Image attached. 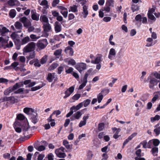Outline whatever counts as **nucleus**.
I'll list each match as a JSON object with an SVG mask.
<instances>
[{
	"label": "nucleus",
	"instance_id": "obj_22",
	"mask_svg": "<svg viewBox=\"0 0 160 160\" xmlns=\"http://www.w3.org/2000/svg\"><path fill=\"white\" fill-rule=\"evenodd\" d=\"M9 32L8 29L5 27H3L1 29V35L2 37H6L7 36L6 34Z\"/></svg>",
	"mask_w": 160,
	"mask_h": 160
},
{
	"label": "nucleus",
	"instance_id": "obj_30",
	"mask_svg": "<svg viewBox=\"0 0 160 160\" xmlns=\"http://www.w3.org/2000/svg\"><path fill=\"white\" fill-rule=\"evenodd\" d=\"M68 143V142L67 140H64L63 142V145L67 149H71L72 146L71 145L69 144Z\"/></svg>",
	"mask_w": 160,
	"mask_h": 160
},
{
	"label": "nucleus",
	"instance_id": "obj_32",
	"mask_svg": "<svg viewBox=\"0 0 160 160\" xmlns=\"http://www.w3.org/2000/svg\"><path fill=\"white\" fill-rule=\"evenodd\" d=\"M16 13V10L15 9H12L10 11L9 15L11 18H13L15 17Z\"/></svg>",
	"mask_w": 160,
	"mask_h": 160
},
{
	"label": "nucleus",
	"instance_id": "obj_4",
	"mask_svg": "<svg viewBox=\"0 0 160 160\" xmlns=\"http://www.w3.org/2000/svg\"><path fill=\"white\" fill-rule=\"evenodd\" d=\"M91 100L89 99H87L84 101L83 102L80 103L76 106H73L70 108V110H78L83 105L84 107L87 106L90 103Z\"/></svg>",
	"mask_w": 160,
	"mask_h": 160
},
{
	"label": "nucleus",
	"instance_id": "obj_12",
	"mask_svg": "<svg viewBox=\"0 0 160 160\" xmlns=\"http://www.w3.org/2000/svg\"><path fill=\"white\" fill-rule=\"evenodd\" d=\"M64 52L68 57H72L73 55L74 51L73 48L70 46H68L65 48Z\"/></svg>",
	"mask_w": 160,
	"mask_h": 160
},
{
	"label": "nucleus",
	"instance_id": "obj_52",
	"mask_svg": "<svg viewBox=\"0 0 160 160\" xmlns=\"http://www.w3.org/2000/svg\"><path fill=\"white\" fill-rule=\"evenodd\" d=\"M62 52V50L61 49H59L56 50L54 53V54L56 56H57L59 55H60Z\"/></svg>",
	"mask_w": 160,
	"mask_h": 160
},
{
	"label": "nucleus",
	"instance_id": "obj_36",
	"mask_svg": "<svg viewBox=\"0 0 160 160\" xmlns=\"http://www.w3.org/2000/svg\"><path fill=\"white\" fill-rule=\"evenodd\" d=\"M160 119V116L159 115H157L153 117H152L150 118L151 121L152 122H154L156 121H158Z\"/></svg>",
	"mask_w": 160,
	"mask_h": 160
},
{
	"label": "nucleus",
	"instance_id": "obj_31",
	"mask_svg": "<svg viewBox=\"0 0 160 160\" xmlns=\"http://www.w3.org/2000/svg\"><path fill=\"white\" fill-rule=\"evenodd\" d=\"M131 9L133 12L138 11L139 9V7L137 5L132 4V5Z\"/></svg>",
	"mask_w": 160,
	"mask_h": 160
},
{
	"label": "nucleus",
	"instance_id": "obj_59",
	"mask_svg": "<svg viewBox=\"0 0 160 160\" xmlns=\"http://www.w3.org/2000/svg\"><path fill=\"white\" fill-rule=\"evenodd\" d=\"M34 65L35 67H40L41 66V64L39 62V60L37 59H36V61Z\"/></svg>",
	"mask_w": 160,
	"mask_h": 160
},
{
	"label": "nucleus",
	"instance_id": "obj_14",
	"mask_svg": "<svg viewBox=\"0 0 160 160\" xmlns=\"http://www.w3.org/2000/svg\"><path fill=\"white\" fill-rule=\"evenodd\" d=\"M54 29L56 33L60 32L62 30L61 24L59 22L56 21L54 23Z\"/></svg>",
	"mask_w": 160,
	"mask_h": 160
},
{
	"label": "nucleus",
	"instance_id": "obj_15",
	"mask_svg": "<svg viewBox=\"0 0 160 160\" xmlns=\"http://www.w3.org/2000/svg\"><path fill=\"white\" fill-rule=\"evenodd\" d=\"M16 85L10 87L6 89L4 92V94L6 95H8L12 91L16 90Z\"/></svg>",
	"mask_w": 160,
	"mask_h": 160
},
{
	"label": "nucleus",
	"instance_id": "obj_3",
	"mask_svg": "<svg viewBox=\"0 0 160 160\" xmlns=\"http://www.w3.org/2000/svg\"><path fill=\"white\" fill-rule=\"evenodd\" d=\"M148 80H149V87L151 89H153L155 86H157L159 81L155 78L152 76H149L148 78Z\"/></svg>",
	"mask_w": 160,
	"mask_h": 160
},
{
	"label": "nucleus",
	"instance_id": "obj_63",
	"mask_svg": "<svg viewBox=\"0 0 160 160\" xmlns=\"http://www.w3.org/2000/svg\"><path fill=\"white\" fill-rule=\"evenodd\" d=\"M137 133L136 132H134L128 138H127L129 141L131 140L134 137H135Z\"/></svg>",
	"mask_w": 160,
	"mask_h": 160
},
{
	"label": "nucleus",
	"instance_id": "obj_5",
	"mask_svg": "<svg viewBox=\"0 0 160 160\" xmlns=\"http://www.w3.org/2000/svg\"><path fill=\"white\" fill-rule=\"evenodd\" d=\"M43 35L46 38H48L49 36L48 32L52 31L51 26L49 23H44L43 24Z\"/></svg>",
	"mask_w": 160,
	"mask_h": 160
},
{
	"label": "nucleus",
	"instance_id": "obj_61",
	"mask_svg": "<svg viewBox=\"0 0 160 160\" xmlns=\"http://www.w3.org/2000/svg\"><path fill=\"white\" fill-rule=\"evenodd\" d=\"M153 140H150L148 142V148H151L153 146Z\"/></svg>",
	"mask_w": 160,
	"mask_h": 160
},
{
	"label": "nucleus",
	"instance_id": "obj_13",
	"mask_svg": "<svg viewBox=\"0 0 160 160\" xmlns=\"http://www.w3.org/2000/svg\"><path fill=\"white\" fill-rule=\"evenodd\" d=\"M116 51L114 48H111L110 49L108 55V58L110 60H113L116 55Z\"/></svg>",
	"mask_w": 160,
	"mask_h": 160
},
{
	"label": "nucleus",
	"instance_id": "obj_19",
	"mask_svg": "<svg viewBox=\"0 0 160 160\" xmlns=\"http://www.w3.org/2000/svg\"><path fill=\"white\" fill-rule=\"evenodd\" d=\"M82 113L80 111H78L76 113H74L71 117V119L72 121L74 119H78L81 117Z\"/></svg>",
	"mask_w": 160,
	"mask_h": 160
},
{
	"label": "nucleus",
	"instance_id": "obj_26",
	"mask_svg": "<svg viewBox=\"0 0 160 160\" xmlns=\"http://www.w3.org/2000/svg\"><path fill=\"white\" fill-rule=\"evenodd\" d=\"M29 55L27 56V58L28 60V61L30 59H33L35 57V54L34 51L29 52Z\"/></svg>",
	"mask_w": 160,
	"mask_h": 160
},
{
	"label": "nucleus",
	"instance_id": "obj_37",
	"mask_svg": "<svg viewBox=\"0 0 160 160\" xmlns=\"http://www.w3.org/2000/svg\"><path fill=\"white\" fill-rule=\"evenodd\" d=\"M114 1L113 0H108L106 2V6H108L109 7H113Z\"/></svg>",
	"mask_w": 160,
	"mask_h": 160
},
{
	"label": "nucleus",
	"instance_id": "obj_58",
	"mask_svg": "<svg viewBox=\"0 0 160 160\" xmlns=\"http://www.w3.org/2000/svg\"><path fill=\"white\" fill-rule=\"evenodd\" d=\"M154 131L157 135H158L160 133V127L155 128Z\"/></svg>",
	"mask_w": 160,
	"mask_h": 160
},
{
	"label": "nucleus",
	"instance_id": "obj_54",
	"mask_svg": "<svg viewBox=\"0 0 160 160\" xmlns=\"http://www.w3.org/2000/svg\"><path fill=\"white\" fill-rule=\"evenodd\" d=\"M81 97V94H76L72 97V99L74 100H78Z\"/></svg>",
	"mask_w": 160,
	"mask_h": 160
},
{
	"label": "nucleus",
	"instance_id": "obj_24",
	"mask_svg": "<svg viewBox=\"0 0 160 160\" xmlns=\"http://www.w3.org/2000/svg\"><path fill=\"white\" fill-rule=\"evenodd\" d=\"M40 21L44 23H49L48 18L45 15H41L40 17Z\"/></svg>",
	"mask_w": 160,
	"mask_h": 160
},
{
	"label": "nucleus",
	"instance_id": "obj_64",
	"mask_svg": "<svg viewBox=\"0 0 160 160\" xmlns=\"http://www.w3.org/2000/svg\"><path fill=\"white\" fill-rule=\"evenodd\" d=\"M152 74L156 78L160 79V74L158 73L157 72L153 73Z\"/></svg>",
	"mask_w": 160,
	"mask_h": 160
},
{
	"label": "nucleus",
	"instance_id": "obj_33",
	"mask_svg": "<svg viewBox=\"0 0 160 160\" xmlns=\"http://www.w3.org/2000/svg\"><path fill=\"white\" fill-rule=\"evenodd\" d=\"M30 38L28 36L24 38L22 40L21 44L22 45L25 44L29 42Z\"/></svg>",
	"mask_w": 160,
	"mask_h": 160
},
{
	"label": "nucleus",
	"instance_id": "obj_53",
	"mask_svg": "<svg viewBox=\"0 0 160 160\" xmlns=\"http://www.w3.org/2000/svg\"><path fill=\"white\" fill-rule=\"evenodd\" d=\"M135 19L137 21L141 22L142 21V17L140 14L137 15L135 17Z\"/></svg>",
	"mask_w": 160,
	"mask_h": 160
},
{
	"label": "nucleus",
	"instance_id": "obj_23",
	"mask_svg": "<svg viewBox=\"0 0 160 160\" xmlns=\"http://www.w3.org/2000/svg\"><path fill=\"white\" fill-rule=\"evenodd\" d=\"M14 26L16 29L20 30L18 32H21V30L22 29V25L21 22H16L14 24Z\"/></svg>",
	"mask_w": 160,
	"mask_h": 160
},
{
	"label": "nucleus",
	"instance_id": "obj_42",
	"mask_svg": "<svg viewBox=\"0 0 160 160\" xmlns=\"http://www.w3.org/2000/svg\"><path fill=\"white\" fill-rule=\"evenodd\" d=\"M121 131V129L120 128H118V130L115 132V133L113 136V137L114 138L116 139L118 138L120 136V135H118L119 133Z\"/></svg>",
	"mask_w": 160,
	"mask_h": 160
},
{
	"label": "nucleus",
	"instance_id": "obj_20",
	"mask_svg": "<svg viewBox=\"0 0 160 160\" xmlns=\"http://www.w3.org/2000/svg\"><path fill=\"white\" fill-rule=\"evenodd\" d=\"M88 116H84L83 118V121H81L79 124V127H82L83 126L86 125V123L87 120L88 119Z\"/></svg>",
	"mask_w": 160,
	"mask_h": 160
},
{
	"label": "nucleus",
	"instance_id": "obj_17",
	"mask_svg": "<svg viewBox=\"0 0 160 160\" xmlns=\"http://www.w3.org/2000/svg\"><path fill=\"white\" fill-rule=\"evenodd\" d=\"M34 148L38 151L41 152L44 150L45 149V147L43 145L39 146L38 143H35L34 145Z\"/></svg>",
	"mask_w": 160,
	"mask_h": 160
},
{
	"label": "nucleus",
	"instance_id": "obj_9",
	"mask_svg": "<svg viewBox=\"0 0 160 160\" xmlns=\"http://www.w3.org/2000/svg\"><path fill=\"white\" fill-rule=\"evenodd\" d=\"M86 64L83 62L77 63L76 65V68L80 73L86 69Z\"/></svg>",
	"mask_w": 160,
	"mask_h": 160
},
{
	"label": "nucleus",
	"instance_id": "obj_45",
	"mask_svg": "<svg viewBox=\"0 0 160 160\" xmlns=\"http://www.w3.org/2000/svg\"><path fill=\"white\" fill-rule=\"evenodd\" d=\"M142 144L143 146V148H148V143L146 140H144L141 142L140 144Z\"/></svg>",
	"mask_w": 160,
	"mask_h": 160
},
{
	"label": "nucleus",
	"instance_id": "obj_47",
	"mask_svg": "<svg viewBox=\"0 0 160 160\" xmlns=\"http://www.w3.org/2000/svg\"><path fill=\"white\" fill-rule=\"evenodd\" d=\"M24 83L23 82H20L19 83H16L13 86H15L16 85V90L18 88L20 87H22L23 86Z\"/></svg>",
	"mask_w": 160,
	"mask_h": 160
},
{
	"label": "nucleus",
	"instance_id": "obj_29",
	"mask_svg": "<svg viewBox=\"0 0 160 160\" xmlns=\"http://www.w3.org/2000/svg\"><path fill=\"white\" fill-rule=\"evenodd\" d=\"M151 151L153 156H157L158 152V148L154 147L152 148Z\"/></svg>",
	"mask_w": 160,
	"mask_h": 160
},
{
	"label": "nucleus",
	"instance_id": "obj_21",
	"mask_svg": "<svg viewBox=\"0 0 160 160\" xmlns=\"http://www.w3.org/2000/svg\"><path fill=\"white\" fill-rule=\"evenodd\" d=\"M83 12L82 13L83 14V18H85L87 17L88 14V7L86 5H83L82 7Z\"/></svg>",
	"mask_w": 160,
	"mask_h": 160
},
{
	"label": "nucleus",
	"instance_id": "obj_50",
	"mask_svg": "<svg viewBox=\"0 0 160 160\" xmlns=\"http://www.w3.org/2000/svg\"><path fill=\"white\" fill-rule=\"evenodd\" d=\"M47 60V56L46 55H45L43 56L41 59V63L42 64H43L45 63Z\"/></svg>",
	"mask_w": 160,
	"mask_h": 160
},
{
	"label": "nucleus",
	"instance_id": "obj_25",
	"mask_svg": "<svg viewBox=\"0 0 160 160\" xmlns=\"http://www.w3.org/2000/svg\"><path fill=\"white\" fill-rule=\"evenodd\" d=\"M18 2V0H9L7 2L8 5L10 6H15Z\"/></svg>",
	"mask_w": 160,
	"mask_h": 160
},
{
	"label": "nucleus",
	"instance_id": "obj_51",
	"mask_svg": "<svg viewBox=\"0 0 160 160\" xmlns=\"http://www.w3.org/2000/svg\"><path fill=\"white\" fill-rule=\"evenodd\" d=\"M104 124L103 123H101L98 124V129L99 131H102L104 128Z\"/></svg>",
	"mask_w": 160,
	"mask_h": 160
},
{
	"label": "nucleus",
	"instance_id": "obj_38",
	"mask_svg": "<svg viewBox=\"0 0 160 160\" xmlns=\"http://www.w3.org/2000/svg\"><path fill=\"white\" fill-rule=\"evenodd\" d=\"M137 103H136L135 105L136 107H139V108H138V110L139 109H142L143 106L142 103L141 101L138 100L137 101Z\"/></svg>",
	"mask_w": 160,
	"mask_h": 160
},
{
	"label": "nucleus",
	"instance_id": "obj_44",
	"mask_svg": "<svg viewBox=\"0 0 160 160\" xmlns=\"http://www.w3.org/2000/svg\"><path fill=\"white\" fill-rule=\"evenodd\" d=\"M46 157L48 160H53L54 157L52 153H49Z\"/></svg>",
	"mask_w": 160,
	"mask_h": 160
},
{
	"label": "nucleus",
	"instance_id": "obj_40",
	"mask_svg": "<svg viewBox=\"0 0 160 160\" xmlns=\"http://www.w3.org/2000/svg\"><path fill=\"white\" fill-rule=\"evenodd\" d=\"M18 62H14L11 64V66H12V68H13L16 70H18V67H17L18 65Z\"/></svg>",
	"mask_w": 160,
	"mask_h": 160
},
{
	"label": "nucleus",
	"instance_id": "obj_7",
	"mask_svg": "<svg viewBox=\"0 0 160 160\" xmlns=\"http://www.w3.org/2000/svg\"><path fill=\"white\" fill-rule=\"evenodd\" d=\"M65 149L64 148L61 147L57 149L55 151L56 156L58 158H63L66 156L65 152Z\"/></svg>",
	"mask_w": 160,
	"mask_h": 160
},
{
	"label": "nucleus",
	"instance_id": "obj_1",
	"mask_svg": "<svg viewBox=\"0 0 160 160\" xmlns=\"http://www.w3.org/2000/svg\"><path fill=\"white\" fill-rule=\"evenodd\" d=\"M17 120L13 124V127L15 131L18 133L21 132L22 130L23 134L25 136L28 133V131L30 127L28 125L27 119L22 114H20L17 116Z\"/></svg>",
	"mask_w": 160,
	"mask_h": 160
},
{
	"label": "nucleus",
	"instance_id": "obj_10",
	"mask_svg": "<svg viewBox=\"0 0 160 160\" xmlns=\"http://www.w3.org/2000/svg\"><path fill=\"white\" fill-rule=\"evenodd\" d=\"M9 37L7 36L6 37H0V47H5V45L9 40Z\"/></svg>",
	"mask_w": 160,
	"mask_h": 160
},
{
	"label": "nucleus",
	"instance_id": "obj_48",
	"mask_svg": "<svg viewBox=\"0 0 160 160\" xmlns=\"http://www.w3.org/2000/svg\"><path fill=\"white\" fill-rule=\"evenodd\" d=\"M153 140V146L156 147L158 146L160 143L159 141L157 139H152Z\"/></svg>",
	"mask_w": 160,
	"mask_h": 160
},
{
	"label": "nucleus",
	"instance_id": "obj_49",
	"mask_svg": "<svg viewBox=\"0 0 160 160\" xmlns=\"http://www.w3.org/2000/svg\"><path fill=\"white\" fill-rule=\"evenodd\" d=\"M148 16L149 19L154 21H155L156 20V18L152 14H148Z\"/></svg>",
	"mask_w": 160,
	"mask_h": 160
},
{
	"label": "nucleus",
	"instance_id": "obj_18",
	"mask_svg": "<svg viewBox=\"0 0 160 160\" xmlns=\"http://www.w3.org/2000/svg\"><path fill=\"white\" fill-rule=\"evenodd\" d=\"M31 18L34 20L38 21L39 19V14L37 13L36 12L33 11H31Z\"/></svg>",
	"mask_w": 160,
	"mask_h": 160
},
{
	"label": "nucleus",
	"instance_id": "obj_8",
	"mask_svg": "<svg viewBox=\"0 0 160 160\" xmlns=\"http://www.w3.org/2000/svg\"><path fill=\"white\" fill-rule=\"evenodd\" d=\"M48 44L47 40L46 39H44L38 41L37 43V46L38 48L41 49L44 48Z\"/></svg>",
	"mask_w": 160,
	"mask_h": 160
},
{
	"label": "nucleus",
	"instance_id": "obj_43",
	"mask_svg": "<svg viewBox=\"0 0 160 160\" xmlns=\"http://www.w3.org/2000/svg\"><path fill=\"white\" fill-rule=\"evenodd\" d=\"M103 95L102 93H100L97 96V98L99 103L101 102L103 98Z\"/></svg>",
	"mask_w": 160,
	"mask_h": 160
},
{
	"label": "nucleus",
	"instance_id": "obj_27",
	"mask_svg": "<svg viewBox=\"0 0 160 160\" xmlns=\"http://www.w3.org/2000/svg\"><path fill=\"white\" fill-rule=\"evenodd\" d=\"M52 115H50V117L48 119V122H51L50 124L52 127L54 126L55 125V120L54 119H52Z\"/></svg>",
	"mask_w": 160,
	"mask_h": 160
},
{
	"label": "nucleus",
	"instance_id": "obj_56",
	"mask_svg": "<svg viewBox=\"0 0 160 160\" xmlns=\"http://www.w3.org/2000/svg\"><path fill=\"white\" fill-rule=\"evenodd\" d=\"M76 64V62L73 59H71L68 61V65L71 64L72 65H75Z\"/></svg>",
	"mask_w": 160,
	"mask_h": 160
},
{
	"label": "nucleus",
	"instance_id": "obj_16",
	"mask_svg": "<svg viewBox=\"0 0 160 160\" xmlns=\"http://www.w3.org/2000/svg\"><path fill=\"white\" fill-rule=\"evenodd\" d=\"M99 56L97 57L95 59V60H92L91 61L92 63L93 64H99L102 60V55L101 54H98Z\"/></svg>",
	"mask_w": 160,
	"mask_h": 160
},
{
	"label": "nucleus",
	"instance_id": "obj_11",
	"mask_svg": "<svg viewBox=\"0 0 160 160\" xmlns=\"http://www.w3.org/2000/svg\"><path fill=\"white\" fill-rule=\"evenodd\" d=\"M47 79L48 82H51L53 79L54 81H57L58 80V78L55 73H49L48 74Z\"/></svg>",
	"mask_w": 160,
	"mask_h": 160
},
{
	"label": "nucleus",
	"instance_id": "obj_57",
	"mask_svg": "<svg viewBox=\"0 0 160 160\" xmlns=\"http://www.w3.org/2000/svg\"><path fill=\"white\" fill-rule=\"evenodd\" d=\"M65 95L63 97V98L65 99L69 96L72 93L69 92L68 90H67L65 92Z\"/></svg>",
	"mask_w": 160,
	"mask_h": 160
},
{
	"label": "nucleus",
	"instance_id": "obj_55",
	"mask_svg": "<svg viewBox=\"0 0 160 160\" xmlns=\"http://www.w3.org/2000/svg\"><path fill=\"white\" fill-rule=\"evenodd\" d=\"M19 20L24 24L27 21L28 19L26 17H23L22 18H20Z\"/></svg>",
	"mask_w": 160,
	"mask_h": 160
},
{
	"label": "nucleus",
	"instance_id": "obj_35",
	"mask_svg": "<svg viewBox=\"0 0 160 160\" xmlns=\"http://www.w3.org/2000/svg\"><path fill=\"white\" fill-rule=\"evenodd\" d=\"M91 72V71L89 69L86 73L83 78V82H87V78L90 74Z\"/></svg>",
	"mask_w": 160,
	"mask_h": 160
},
{
	"label": "nucleus",
	"instance_id": "obj_60",
	"mask_svg": "<svg viewBox=\"0 0 160 160\" xmlns=\"http://www.w3.org/2000/svg\"><path fill=\"white\" fill-rule=\"evenodd\" d=\"M57 8L60 9V11L64 12L68 9L67 8L62 6H58Z\"/></svg>",
	"mask_w": 160,
	"mask_h": 160
},
{
	"label": "nucleus",
	"instance_id": "obj_28",
	"mask_svg": "<svg viewBox=\"0 0 160 160\" xmlns=\"http://www.w3.org/2000/svg\"><path fill=\"white\" fill-rule=\"evenodd\" d=\"M45 85V84L42 83L41 85H40L39 86H36L35 87H32L31 89V90L32 91H36L40 89L43 86Z\"/></svg>",
	"mask_w": 160,
	"mask_h": 160
},
{
	"label": "nucleus",
	"instance_id": "obj_2",
	"mask_svg": "<svg viewBox=\"0 0 160 160\" xmlns=\"http://www.w3.org/2000/svg\"><path fill=\"white\" fill-rule=\"evenodd\" d=\"M24 112L30 115L32 119V122L34 124H36L38 120L37 119L36 111H23Z\"/></svg>",
	"mask_w": 160,
	"mask_h": 160
},
{
	"label": "nucleus",
	"instance_id": "obj_62",
	"mask_svg": "<svg viewBox=\"0 0 160 160\" xmlns=\"http://www.w3.org/2000/svg\"><path fill=\"white\" fill-rule=\"evenodd\" d=\"M24 26L28 28L29 27L31 26V23L27 21L23 24Z\"/></svg>",
	"mask_w": 160,
	"mask_h": 160
},
{
	"label": "nucleus",
	"instance_id": "obj_34",
	"mask_svg": "<svg viewBox=\"0 0 160 160\" xmlns=\"http://www.w3.org/2000/svg\"><path fill=\"white\" fill-rule=\"evenodd\" d=\"M40 4L42 6H44L43 7H45L46 8H48L49 6L48 5V2L46 0H42Z\"/></svg>",
	"mask_w": 160,
	"mask_h": 160
},
{
	"label": "nucleus",
	"instance_id": "obj_6",
	"mask_svg": "<svg viewBox=\"0 0 160 160\" xmlns=\"http://www.w3.org/2000/svg\"><path fill=\"white\" fill-rule=\"evenodd\" d=\"M35 46L36 44L35 43L32 42L29 43L23 48L24 54L25 53H27L34 51Z\"/></svg>",
	"mask_w": 160,
	"mask_h": 160
},
{
	"label": "nucleus",
	"instance_id": "obj_39",
	"mask_svg": "<svg viewBox=\"0 0 160 160\" xmlns=\"http://www.w3.org/2000/svg\"><path fill=\"white\" fill-rule=\"evenodd\" d=\"M78 6L76 5H74L70 7V8L71 11L75 12H78Z\"/></svg>",
	"mask_w": 160,
	"mask_h": 160
},
{
	"label": "nucleus",
	"instance_id": "obj_41",
	"mask_svg": "<svg viewBox=\"0 0 160 160\" xmlns=\"http://www.w3.org/2000/svg\"><path fill=\"white\" fill-rule=\"evenodd\" d=\"M59 65L57 63H53L49 67V69L51 70H53L57 67Z\"/></svg>",
	"mask_w": 160,
	"mask_h": 160
},
{
	"label": "nucleus",
	"instance_id": "obj_46",
	"mask_svg": "<svg viewBox=\"0 0 160 160\" xmlns=\"http://www.w3.org/2000/svg\"><path fill=\"white\" fill-rule=\"evenodd\" d=\"M109 149L108 147V145H107L102 148L101 149V151L102 152L107 153L109 151Z\"/></svg>",
	"mask_w": 160,
	"mask_h": 160
}]
</instances>
